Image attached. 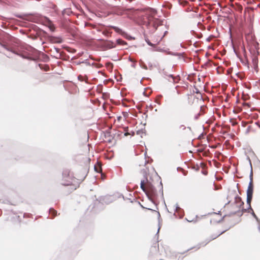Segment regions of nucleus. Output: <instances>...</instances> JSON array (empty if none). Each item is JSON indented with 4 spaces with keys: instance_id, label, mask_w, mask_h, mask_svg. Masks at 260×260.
<instances>
[{
    "instance_id": "37998d69",
    "label": "nucleus",
    "mask_w": 260,
    "mask_h": 260,
    "mask_svg": "<svg viewBox=\"0 0 260 260\" xmlns=\"http://www.w3.org/2000/svg\"><path fill=\"white\" fill-rule=\"evenodd\" d=\"M232 71V69H228V70L226 71V75H229V74H230L231 73Z\"/></svg>"
},
{
    "instance_id": "bb28decb",
    "label": "nucleus",
    "mask_w": 260,
    "mask_h": 260,
    "mask_svg": "<svg viewBox=\"0 0 260 260\" xmlns=\"http://www.w3.org/2000/svg\"><path fill=\"white\" fill-rule=\"evenodd\" d=\"M159 186L160 187L159 191L161 192V198L164 200V193H163V186H162V183L161 181H160L159 183Z\"/></svg>"
},
{
    "instance_id": "338daca9",
    "label": "nucleus",
    "mask_w": 260,
    "mask_h": 260,
    "mask_svg": "<svg viewBox=\"0 0 260 260\" xmlns=\"http://www.w3.org/2000/svg\"><path fill=\"white\" fill-rule=\"evenodd\" d=\"M201 110H202L203 106H201Z\"/></svg>"
},
{
    "instance_id": "79ce46f5",
    "label": "nucleus",
    "mask_w": 260,
    "mask_h": 260,
    "mask_svg": "<svg viewBox=\"0 0 260 260\" xmlns=\"http://www.w3.org/2000/svg\"><path fill=\"white\" fill-rule=\"evenodd\" d=\"M138 203H139V204L140 205V206H141V208H142L143 209L145 208V207H144L139 202H138ZM146 209H147L148 210L153 211L152 209H151L150 208H146Z\"/></svg>"
},
{
    "instance_id": "6e6d98bb",
    "label": "nucleus",
    "mask_w": 260,
    "mask_h": 260,
    "mask_svg": "<svg viewBox=\"0 0 260 260\" xmlns=\"http://www.w3.org/2000/svg\"><path fill=\"white\" fill-rule=\"evenodd\" d=\"M144 114L145 115V119H146L147 118L148 115L146 114V113H144Z\"/></svg>"
},
{
    "instance_id": "e433bc0d",
    "label": "nucleus",
    "mask_w": 260,
    "mask_h": 260,
    "mask_svg": "<svg viewBox=\"0 0 260 260\" xmlns=\"http://www.w3.org/2000/svg\"><path fill=\"white\" fill-rule=\"evenodd\" d=\"M103 88V85L102 84H99L97 86L98 90L99 92H100Z\"/></svg>"
},
{
    "instance_id": "9b49d317",
    "label": "nucleus",
    "mask_w": 260,
    "mask_h": 260,
    "mask_svg": "<svg viewBox=\"0 0 260 260\" xmlns=\"http://www.w3.org/2000/svg\"><path fill=\"white\" fill-rule=\"evenodd\" d=\"M20 56L22 57L23 58H26L29 59H31L32 58L31 57L30 54L27 52H23L20 54H17Z\"/></svg>"
},
{
    "instance_id": "49530a36",
    "label": "nucleus",
    "mask_w": 260,
    "mask_h": 260,
    "mask_svg": "<svg viewBox=\"0 0 260 260\" xmlns=\"http://www.w3.org/2000/svg\"><path fill=\"white\" fill-rule=\"evenodd\" d=\"M250 129V126H249L246 131V133H248Z\"/></svg>"
},
{
    "instance_id": "a18cd8bd",
    "label": "nucleus",
    "mask_w": 260,
    "mask_h": 260,
    "mask_svg": "<svg viewBox=\"0 0 260 260\" xmlns=\"http://www.w3.org/2000/svg\"><path fill=\"white\" fill-rule=\"evenodd\" d=\"M177 170L178 171H179L182 170V168H181V167H177Z\"/></svg>"
},
{
    "instance_id": "4468645a",
    "label": "nucleus",
    "mask_w": 260,
    "mask_h": 260,
    "mask_svg": "<svg viewBox=\"0 0 260 260\" xmlns=\"http://www.w3.org/2000/svg\"><path fill=\"white\" fill-rule=\"evenodd\" d=\"M216 70L218 74H223L224 73L225 69L223 66H215Z\"/></svg>"
},
{
    "instance_id": "a211bd4d",
    "label": "nucleus",
    "mask_w": 260,
    "mask_h": 260,
    "mask_svg": "<svg viewBox=\"0 0 260 260\" xmlns=\"http://www.w3.org/2000/svg\"><path fill=\"white\" fill-rule=\"evenodd\" d=\"M158 70H159V72L161 74L164 75H165V76H168V77H169V75L170 74H169L168 72H167L166 71V69H165V68L161 69V68H159L158 69Z\"/></svg>"
},
{
    "instance_id": "a19ab883",
    "label": "nucleus",
    "mask_w": 260,
    "mask_h": 260,
    "mask_svg": "<svg viewBox=\"0 0 260 260\" xmlns=\"http://www.w3.org/2000/svg\"><path fill=\"white\" fill-rule=\"evenodd\" d=\"M143 131H144L143 129H139V130L137 131V134L140 135L141 133H143Z\"/></svg>"
},
{
    "instance_id": "8fccbe9b",
    "label": "nucleus",
    "mask_w": 260,
    "mask_h": 260,
    "mask_svg": "<svg viewBox=\"0 0 260 260\" xmlns=\"http://www.w3.org/2000/svg\"><path fill=\"white\" fill-rule=\"evenodd\" d=\"M108 34V31H104L103 32V34L105 35H107Z\"/></svg>"
},
{
    "instance_id": "ea45409f",
    "label": "nucleus",
    "mask_w": 260,
    "mask_h": 260,
    "mask_svg": "<svg viewBox=\"0 0 260 260\" xmlns=\"http://www.w3.org/2000/svg\"><path fill=\"white\" fill-rule=\"evenodd\" d=\"M200 115H201V114H200V113H198V114H197V115H196L194 116V119H195V120H197V119H199V117L200 116Z\"/></svg>"
},
{
    "instance_id": "2f4dec72",
    "label": "nucleus",
    "mask_w": 260,
    "mask_h": 260,
    "mask_svg": "<svg viewBox=\"0 0 260 260\" xmlns=\"http://www.w3.org/2000/svg\"><path fill=\"white\" fill-rule=\"evenodd\" d=\"M251 70L255 71L256 73H258L259 71L258 66H250Z\"/></svg>"
},
{
    "instance_id": "09e8293b",
    "label": "nucleus",
    "mask_w": 260,
    "mask_h": 260,
    "mask_svg": "<svg viewBox=\"0 0 260 260\" xmlns=\"http://www.w3.org/2000/svg\"><path fill=\"white\" fill-rule=\"evenodd\" d=\"M107 67H108V69L109 70H112V67L113 66H107Z\"/></svg>"
},
{
    "instance_id": "6ab92c4d",
    "label": "nucleus",
    "mask_w": 260,
    "mask_h": 260,
    "mask_svg": "<svg viewBox=\"0 0 260 260\" xmlns=\"http://www.w3.org/2000/svg\"><path fill=\"white\" fill-rule=\"evenodd\" d=\"M57 211L52 208L49 209V214L52 216V218L56 216Z\"/></svg>"
},
{
    "instance_id": "de8ad7c7",
    "label": "nucleus",
    "mask_w": 260,
    "mask_h": 260,
    "mask_svg": "<svg viewBox=\"0 0 260 260\" xmlns=\"http://www.w3.org/2000/svg\"><path fill=\"white\" fill-rule=\"evenodd\" d=\"M142 67V68L145 69V70H147L148 68L147 67V66H141Z\"/></svg>"
},
{
    "instance_id": "c9c22d12",
    "label": "nucleus",
    "mask_w": 260,
    "mask_h": 260,
    "mask_svg": "<svg viewBox=\"0 0 260 260\" xmlns=\"http://www.w3.org/2000/svg\"><path fill=\"white\" fill-rule=\"evenodd\" d=\"M158 241H157L154 244V246H152V247L154 248L156 250H158Z\"/></svg>"
},
{
    "instance_id": "3c124183",
    "label": "nucleus",
    "mask_w": 260,
    "mask_h": 260,
    "mask_svg": "<svg viewBox=\"0 0 260 260\" xmlns=\"http://www.w3.org/2000/svg\"><path fill=\"white\" fill-rule=\"evenodd\" d=\"M196 92L197 93H200L199 90L198 89H197V88H196Z\"/></svg>"
},
{
    "instance_id": "9d476101",
    "label": "nucleus",
    "mask_w": 260,
    "mask_h": 260,
    "mask_svg": "<svg viewBox=\"0 0 260 260\" xmlns=\"http://www.w3.org/2000/svg\"><path fill=\"white\" fill-rule=\"evenodd\" d=\"M169 77L171 78L174 83H177L180 80V77L179 75L174 76L173 74H169Z\"/></svg>"
},
{
    "instance_id": "bf43d9fd",
    "label": "nucleus",
    "mask_w": 260,
    "mask_h": 260,
    "mask_svg": "<svg viewBox=\"0 0 260 260\" xmlns=\"http://www.w3.org/2000/svg\"><path fill=\"white\" fill-rule=\"evenodd\" d=\"M131 9H122V11H129Z\"/></svg>"
},
{
    "instance_id": "c03bdc74",
    "label": "nucleus",
    "mask_w": 260,
    "mask_h": 260,
    "mask_svg": "<svg viewBox=\"0 0 260 260\" xmlns=\"http://www.w3.org/2000/svg\"><path fill=\"white\" fill-rule=\"evenodd\" d=\"M213 214H218V215H221V211H219L217 213L213 212Z\"/></svg>"
},
{
    "instance_id": "39448f33",
    "label": "nucleus",
    "mask_w": 260,
    "mask_h": 260,
    "mask_svg": "<svg viewBox=\"0 0 260 260\" xmlns=\"http://www.w3.org/2000/svg\"><path fill=\"white\" fill-rule=\"evenodd\" d=\"M144 183H145V180H142L140 182L141 189L145 193V194H146V196L147 197V198H148V199L152 203L155 204L154 201H153V199L150 196V195H149V193H148V191L146 190V189L144 186Z\"/></svg>"
},
{
    "instance_id": "7c9ffc66",
    "label": "nucleus",
    "mask_w": 260,
    "mask_h": 260,
    "mask_svg": "<svg viewBox=\"0 0 260 260\" xmlns=\"http://www.w3.org/2000/svg\"><path fill=\"white\" fill-rule=\"evenodd\" d=\"M177 213L178 214V216L180 218H181L183 217L184 216V210H183V211L181 212V211L180 210H177L176 211Z\"/></svg>"
},
{
    "instance_id": "680f3d73",
    "label": "nucleus",
    "mask_w": 260,
    "mask_h": 260,
    "mask_svg": "<svg viewBox=\"0 0 260 260\" xmlns=\"http://www.w3.org/2000/svg\"><path fill=\"white\" fill-rule=\"evenodd\" d=\"M106 65L109 66V65H111V63H109V62H108V63H107L106 64Z\"/></svg>"
},
{
    "instance_id": "5fc2aeb1",
    "label": "nucleus",
    "mask_w": 260,
    "mask_h": 260,
    "mask_svg": "<svg viewBox=\"0 0 260 260\" xmlns=\"http://www.w3.org/2000/svg\"><path fill=\"white\" fill-rule=\"evenodd\" d=\"M116 13H117V14H118V15H122V14L121 12H118V11H117Z\"/></svg>"
},
{
    "instance_id": "4be33fe9",
    "label": "nucleus",
    "mask_w": 260,
    "mask_h": 260,
    "mask_svg": "<svg viewBox=\"0 0 260 260\" xmlns=\"http://www.w3.org/2000/svg\"><path fill=\"white\" fill-rule=\"evenodd\" d=\"M247 159L249 160V163H250V165L251 166V171H250V175H249L250 181V180L253 181V173H252V169L251 160H250V158L248 156H247Z\"/></svg>"
},
{
    "instance_id": "f3484780",
    "label": "nucleus",
    "mask_w": 260,
    "mask_h": 260,
    "mask_svg": "<svg viewBox=\"0 0 260 260\" xmlns=\"http://www.w3.org/2000/svg\"><path fill=\"white\" fill-rule=\"evenodd\" d=\"M249 213H250V214H251V215L256 219V221L257 222V223L260 224V220L257 217V216L256 215V214H255V213L254 212L253 209H252V210H250Z\"/></svg>"
},
{
    "instance_id": "20e7f679",
    "label": "nucleus",
    "mask_w": 260,
    "mask_h": 260,
    "mask_svg": "<svg viewBox=\"0 0 260 260\" xmlns=\"http://www.w3.org/2000/svg\"><path fill=\"white\" fill-rule=\"evenodd\" d=\"M234 202L231 204V206L234 207V206L235 205V208L240 209V208H241L244 205V202L242 201V198L238 194H236L234 197Z\"/></svg>"
},
{
    "instance_id": "13d9d810",
    "label": "nucleus",
    "mask_w": 260,
    "mask_h": 260,
    "mask_svg": "<svg viewBox=\"0 0 260 260\" xmlns=\"http://www.w3.org/2000/svg\"><path fill=\"white\" fill-rule=\"evenodd\" d=\"M187 129H188L189 130V131H191V128L190 127H186Z\"/></svg>"
},
{
    "instance_id": "b1692460",
    "label": "nucleus",
    "mask_w": 260,
    "mask_h": 260,
    "mask_svg": "<svg viewBox=\"0 0 260 260\" xmlns=\"http://www.w3.org/2000/svg\"><path fill=\"white\" fill-rule=\"evenodd\" d=\"M39 67L41 70L47 72V71H49L50 70V66H39Z\"/></svg>"
},
{
    "instance_id": "f704fd0d",
    "label": "nucleus",
    "mask_w": 260,
    "mask_h": 260,
    "mask_svg": "<svg viewBox=\"0 0 260 260\" xmlns=\"http://www.w3.org/2000/svg\"><path fill=\"white\" fill-rule=\"evenodd\" d=\"M115 78L116 79L117 81H120L122 79L121 75H119L118 76H117L116 74L114 75Z\"/></svg>"
},
{
    "instance_id": "7ed1b4c3",
    "label": "nucleus",
    "mask_w": 260,
    "mask_h": 260,
    "mask_svg": "<svg viewBox=\"0 0 260 260\" xmlns=\"http://www.w3.org/2000/svg\"><path fill=\"white\" fill-rule=\"evenodd\" d=\"M144 177L146 179V181H148V179L146 174L144 175ZM147 187L148 189V192L149 193V195L154 200V199L157 198L158 196V193L155 188V186L149 182H147Z\"/></svg>"
},
{
    "instance_id": "412c9836",
    "label": "nucleus",
    "mask_w": 260,
    "mask_h": 260,
    "mask_svg": "<svg viewBox=\"0 0 260 260\" xmlns=\"http://www.w3.org/2000/svg\"><path fill=\"white\" fill-rule=\"evenodd\" d=\"M69 173H70V172H69V171L68 170H64L62 172V177H63V178L64 179H66V178H68V177H69V176H70Z\"/></svg>"
},
{
    "instance_id": "72a5a7b5",
    "label": "nucleus",
    "mask_w": 260,
    "mask_h": 260,
    "mask_svg": "<svg viewBox=\"0 0 260 260\" xmlns=\"http://www.w3.org/2000/svg\"><path fill=\"white\" fill-rule=\"evenodd\" d=\"M198 217V215H196V218H195L194 219H192V220H188L187 218H186V220L187 221L189 222L196 223V222H197V218Z\"/></svg>"
},
{
    "instance_id": "6e6552de",
    "label": "nucleus",
    "mask_w": 260,
    "mask_h": 260,
    "mask_svg": "<svg viewBox=\"0 0 260 260\" xmlns=\"http://www.w3.org/2000/svg\"><path fill=\"white\" fill-rule=\"evenodd\" d=\"M236 194H237L236 193V190H233L231 191V192H230L229 194L228 195L227 198H226L227 200H228L229 201L227 203L225 204V206L230 204V203L231 202V200H230L231 198L233 196L235 197Z\"/></svg>"
},
{
    "instance_id": "5701e85b",
    "label": "nucleus",
    "mask_w": 260,
    "mask_h": 260,
    "mask_svg": "<svg viewBox=\"0 0 260 260\" xmlns=\"http://www.w3.org/2000/svg\"><path fill=\"white\" fill-rule=\"evenodd\" d=\"M179 3L180 5L183 7H185L189 4L188 2L185 0H179Z\"/></svg>"
},
{
    "instance_id": "69168bd1",
    "label": "nucleus",
    "mask_w": 260,
    "mask_h": 260,
    "mask_svg": "<svg viewBox=\"0 0 260 260\" xmlns=\"http://www.w3.org/2000/svg\"><path fill=\"white\" fill-rule=\"evenodd\" d=\"M202 165H203V163H202V162H201V163H200V165H201V167L202 166Z\"/></svg>"
},
{
    "instance_id": "f8f14e48",
    "label": "nucleus",
    "mask_w": 260,
    "mask_h": 260,
    "mask_svg": "<svg viewBox=\"0 0 260 260\" xmlns=\"http://www.w3.org/2000/svg\"><path fill=\"white\" fill-rule=\"evenodd\" d=\"M252 197L253 195L252 194H247L246 203L248 205H249L250 210H252V207L251 206V202L252 201Z\"/></svg>"
},
{
    "instance_id": "aec40b11",
    "label": "nucleus",
    "mask_w": 260,
    "mask_h": 260,
    "mask_svg": "<svg viewBox=\"0 0 260 260\" xmlns=\"http://www.w3.org/2000/svg\"><path fill=\"white\" fill-rule=\"evenodd\" d=\"M249 212H250V211H247V209H245L242 207V209L240 208V212H239L238 216L239 217H241L242 216V215L244 213Z\"/></svg>"
},
{
    "instance_id": "ddd939ff",
    "label": "nucleus",
    "mask_w": 260,
    "mask_h": 260,
    "mask_svg": "<svg viewBox=\"0 0 260 260\" xmlns=\"http://www.w3.org/2000/svg\"><path fill=\"white\" fill-rule=\"evenodd\" d=\"M77 78L79 81L81 82L84 81L86 83H88L87 78L86 76H82L81 75H79L78 76Z\"/></svg>"
},
{
    "instance_id": "0eeeda50",
    "label": "nucleus",
    "mask_w": 260,
    "mask_h": 260,
    "mask_svg": "<svg viewBox=\"0 0 260 260\" xmlns=\"http://www.w3.org/2000/svg\"><path fill=\"white\" fill-rule=\"evenodd\" d=\"M64 186H70V189L71 190V191H72L75 189H76L77 187L79 186V185L78 186H76L74 184H73L70 181L67 180V183H61Z\"/></svg>"
},
{
    "instance_id": "473e14b6",
    "label": "nucleus",
    "mask_w": 260,
    "mask_h": 260,
    "mask_svg": "<svg viewBox=\"0 0 260 260\" xmlns=\"http://www.w3.org/2000/svg\"><path fill=\"white\" fill-rule=\"evenodd\" d=\"M175 211L176 212L177 210H180L181 211V212L183 211V209L182 208H181L178 204L177 203H176L175 205Z\"/></svg>"
},
{
    "instance_id": "0e129e2a",
    "label": "nucleus",
    "mask_w": 260,
    "mask_h": 260,
    "mask_svg": "<svg viewBox=\"0 0 260 260\" xmlns=\"http://www.w3.org/2000/svg\"><path fill=\"white\" fill-rule=\"evenodd\" d=\"M235 74H236V75H239V73H235Z\"/></svg>"
},
{
    "instance_id": "4d7b16f0",
    "label": "nucleus",
    "mask_w": 260,
    "mask_h": 260,
    "mask_svg": "<svg viewBox=\"0 0 260 260\" xmlns=\"http://www.w3.org/2000/svg\"><path fill=\"white\" fill-rule=\"evenodd\" d=\"M247 211H250V208L249 207V205H248V208H247Z\"/></svg>"
},
{
    "instance_id": "4c0bfd02",
    "label": "nucleus",
    "mask_w": 260,
    "mask_h": 260,
    "mask_svg": "<svg viewBox=\"0 0 260 260\" xmlns=\"http://www.w3.org/2000/svg\"><path fill=\"white\" fill-rule=\"evenodd\" d=\"M225 217V216H223L220 220H219L218 221H217L216 222L217 223H220L221 222H222V221H223L224 220V218Z\"/></svg>"
},
{
    "instance_id": "393cba45",
    "label": "nucleus",
    "mask_w": 260,
    "mask_h": 260,
    "mask_svg": "<svg viewBox=\"0 0 260 260\" xmlns=\"http://www.w3.org/2000/svg\"><path fill=\"white\" fill-rule=\"evenodd\" d=\"M252 63L253 64V65H257V63H258V58H257V56H254L252 57Z\"/></svg>"
},
{
    "instance_id": "c85d7f7f",
    "label": "nucleus",
    "mask_w": 260,
    "mask_h": 260,
    "mask_svg": "<svg viewBox=\"0 0 260 260\" xmlns=\"http://www.w3.org/2000/svg\"><path fill=\"white\" fill-rule=\"evenodd\" d=\"M116 42H117V43L118 45H126V43L124 41H123V40H122L121 39H118L116 41Z\"/></svg>"
},
{
    "instance_id": "a878e982",
    "label": "nucleus",
    "mask_w": 260,
    "mask_h": 260,
    "mask_svg": "<svg viewBox=\"0 0 260 260\" xmlns=\"http://www.w3.org/2000/svg\"><path fill=\"white\" fill-rule=\"evenodd\" d=\"M160 24V22L157 20V19H155L154 21V23H153V27L156 29L157 28V27Z\"/></svg>"
},
{
    "instance_id": "052dcab7",
    "label": "nucleus",
    "mask_w": 260,
    "mask_h": 260,
    "mask_svg": "<svg viewBox=\"0 0 260 260\" xmlns=\"http://www.w3.org/2000/svg\"><path fill=\"white\" fill-rule=\"evenodd\" d=\"M247 68H248V69L249 70H250V66H247Z\"/></svg>"
},
{
    "instance_id": "1a4fd4ad",
    "label": "nucleus",
    "mask_w": 260,
    "mask_h": 260,
    "mask_svg": "<svg viewBox=\"0 0 260 260\" xmlns=\"http://www.w3.org/2000/svg\"><path fill=\"white\" fill-rule=\"evenodd\" d=\"M45 25L47 26L51 31H54L55 27L52 22L49 19H47L45 20Z\"/></svg>"
},
{
    "instance_id": "e2e57ef3",
    "label": "nucleus",
    "mask_w": 260,
    "mask_h": 260,
    "mask_svg": "<svg viewBox=\"0 0 260 260\" xmlns=\"http://www.w3.org/2000/svg\"><path fill=\"white\" fill-rule=\"evenodd\" d=\"M258 229L259 231L260 232V225L258 226Z\"/></svg>"
},
{
    "instance_id": "c756f323",
    "label": "nucleus",
    "mask_w": 260,
    "mask_h": 260,
    "mask_svg": "<svg viewBox=\"0 0 260 260\" xmlns=\"http://www.w3.org/2000/svg\"><path fill=\"white\" fill-rule=\"evenodd\" d=\"M110 98V94L108 92L102 93V98L104 99H107Z\"/></svg>"
},
{
    "instance_id": "cd10ccee",
    "label": "nucleus",
    "mask_w": 260,
    "mask_h": 260,
    "mask_svg": "<svg viewBox=\"0 0 260 260\" xmlns=\"http://www.w3.org/2000/svg\"><path fill=\"white\" fill-rule=\"evenodd\" d=\"M157 218H158V222L159 223V222H160V214L159 212H157ZM160 229V227L159 225L158 229L157 230V233L156 234V236H157V237H158V233L159 232Z\"/></svg>"
},
{
    "instance_id": "2eb2a0df",
    "label": "nucleus",
    "mask_w": 260,
    "mask_h": 260,
    "mask_svg": "<svg viewBox=\"0 0 260 260\" xmlns=\"http://www.w3.org/2000/svg\"><path fill=\"white\" fill-rule=\"evenodd\" d=\"M239 212H240V209H237V210L234 211H231L229 213L224 215V216H225V217H231L236 214H237L238 216Z\"/></svg>"
},
{
    "instance_id": "f257e3e1",
    "label": "nucleus",
    "mask_w": 260,
    "mask_h": 260,
    "mask_svg": "<svg viewBox=\"0 0 260 260\" xmlns=\"http://www.w3.org/2000/svg\"><path fill=\"white\" fill-rule=\"evenodd\" d=\"M122 197L124 200H125L124 196L120 193H116L113 195H107L105 196L100 197L96 201L99 202V204H109L116 200L117 199Z\"/></svg>"
},
{
    "instance_id": "58836bf2",
    "label": "nucleus",
    "mask_w": 260,
    "mask_h": 260,
    "mask_svg": "<svg viewBox=\"0 0 260 260\" xmlns=\"http://www.w3.org/2000/svg\"><path fill=\"white\" fill-rule=\"evenodd\" d=\"M179 128L182 130H185L186 128V127L184 125L182 124L179 126Z\"/></svg>"
},
{
    "instance_id": "dca6fc26",
    "label": "nucleus",
    "mask_w": 260,
    "mask_h": 260,
    "mask_svg": "<svg viewBox=\"0 0 260 260\" xmlns=\"http://www.w3.org/2000/svg\"><path fill=\"white\" fill-rule=\"evenodd\" d=\"M112 28L117 33L124 36L125 33L120 28L116 26H112Z\"/></svg>"
},
{
    "instance_id": "774afa93",
    "label": "nucleus",
    "mask_w": 260,
    "mask_h": 260,
    "mask_svg": "<svg viewBox=\"0 0 260 260\" xmlns=\"http://www.w3.org/2000/svg\"><path fill=\"white\" fill-rule=\"evenodd\" d=\"M202 98V95L201 94V95H200V99H201Z\"/></svg>"
},
{
    "instance_id": "423d86ee",
    "label": "nucleus",
    "mask_w": 260,
    "mask_h": 260,
    "mask_svg": "<svg viewBox=\"0 0 260 260\" xmlns=\"http://www.w3.org/2000/svg\"><path fill=\"white\" fill-rule=\"evenodd\" d=\"M254 186L253 184V181L250 180L249 182L248 186L246 190V194H252L253 193Z\"/></svg>"
},
{
    "instance_id": "603ef678",
    "label": "nucleus",
    "mask_w": 260,
    "mask_h": 260,
    "mask_svg": "<svg viewBox=\"0 0 260 260\" xmlns=\"http://www.w3.org/2000/svg\"><path fill=\"white\" fill-rule=\"evenodd\" d=\"M149 79V78H148L143 77V78H142V79H141V81H140V82H141V83H142V80H143V79Z\"/></svg>"
},
{
    "instance_id": "f03ea898",
    "label": "nucleus",
    "mask_w": 260,
    "mask_h": 260,
    "mask_svg": "<svg viewBox=\"0 0 260 260\" xmlns=\"http://www.w3.org/2000/svg\"><path fill=\"white\" fill-rule=\"evenodd\" d=\"M231 228V227L230 228H229L227 230H225L221 232H220L219 234H218V235H212L210 239H207L206 240H205V241L204 242H202L200 243H199V244H198L196 246L194 247V248H196L197 249H199L201 246H206L209 242H210V241H211L212 240H214L216 238H217V237H218L219 236H220L221 235H222V234H223L224 233H225L226 231H228L229 229H230ZM194 248V247H192L191 248H190V249H187L186 251L184 252H182L181 253V254H184L186 252L190 250V249H192Z\"/></svg>"
},
{
    "instance_id": "864d4df0",
    "label": "nucleus",
    "mask_w": 260,
    "mask_h": 260,
    "mask_svg": "<svg viewBox=\"0 0 260 260\" xmlns=\"http://www.w3.org/2000/svg\"><path fill=\"white\" fill-rule=\"evenodd\" d=\"M121 118H122V117H121V116H118V117H117V119H118V120H120L121 119Z\"/></svg>"
}]
</instances>
